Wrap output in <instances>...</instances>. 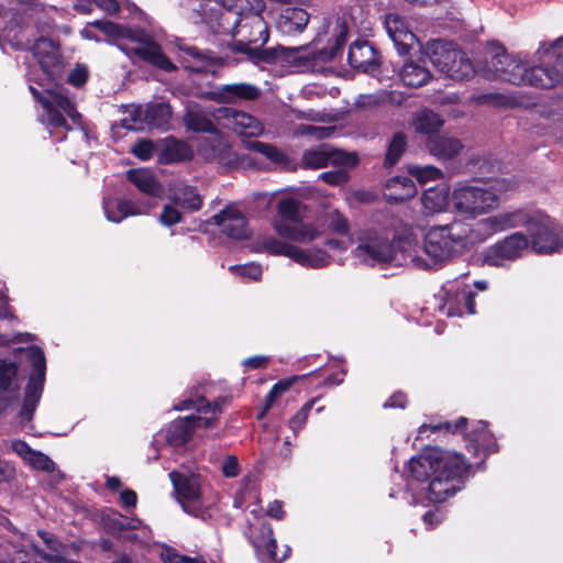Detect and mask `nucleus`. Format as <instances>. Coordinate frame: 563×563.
<instances>
[{
	"label": "nucleus",
	"mask_w": 563,
	"mask_h": 563,
	"mask_svg": "<svg viewBox=\"0 0 563 563\" xmlns=\"http://www.w3.org/2000/svg\"><path fill=\"white\" fill-rule=\"evenodd\" d=\"M268 364V357L264 355H255L245 358L242 365L250 369L264 368Z\"/></svg>",
	"instance_id": "62"
},
{
	"label": "nucleus",
	"mask_w": 563,
	"mask_h": 563,
	"mask_svg": "<svg viewBox=\"0 0 563 563\" xmlns=\"http://www.w3.org/2000/svg\"><path fill=\"white\" fill-rule=\"evenodd\" d=\"M144 123H146V108L135 104L126 108L125 117L122 119L123 128L139 131L144 129Z\"/></svg>",
	"instance_id": "45"
},
{
	"label": "nucleus",
	"mask_w": 563,
	"mask_h": 563,
	"mask_svg": "<svg viewBox=\"0 0 563 563\" xmlns=\"http://www.w3.org/2000/svg\"><path fill=\"white\" fill-rule=\"evenodd\" d=\"M510 214H495L474 224L455 220L444 225L431 227L423 240L422 253L419 254L417 240L409 255V263L418 268L440 266L460 255L464 250L485 241L490 235L505 231L511 223Z\"/></svg>",
	"instance_id": "3"
},
{
	"label": "nucleus",
	"mask_w": 563,
	"mask_h": 563,
	"mask_svg": "<svg viewBox=\"0 0 563 563\" xmlns=\"http://www.w3.org/2000/svg\"><path fill=\"white\" fill-rule=\"evenodd\" d=\"M170 107L166 103H156L146 107V124L153 128H162L169 122Z\"/></svg>",
	"instance_id": "44"
},
{
	"label": "nucleus",
	"mask_w": 563,
	"mask_h": 563,
	"mask_svg": "<svg viewBox=\"0 0 563 563\" xmlns=\"http://www.w3.org/2000/svg\"><path fill=\"white\" fill-rule=\"evenodd\" d=\"M252 518H247L249 527L245 531L250 542L262 562L280 563L285 561L290 553V548L285 547L284 553L279 556L276 552V539L272 526L261 517L256 510L251 511Z\"/></svg>",
	"instance_id": "13"
},
{
	"label": "nucleus",
	"mask_w": 563,
	"mask_h": 563,
	"mask_svg": "<svg viewBox=\"0 0 563 563\" xmlns=\"http://www.w3.org/2000/svg\"><path fill=\"white\" fill-rule=\"evenodd\" d=\"M260 89L246 82L229 84L218 87L210 92V99L217 102L234 103L240 100H255L260 97Z\"/></svg>",
	"instance_id": "27"
},
{
	"label": "nucleus",
	"mask_w": 563,
	"mask_h": 563,
	"mask_svg": "<svg viewBox=\"0 0 563 563\" xmlns=\"http://www.w3.org/2000/svg\"><path fill=\"white\" fill-rule=\"evenodd\" d=\"M515 103L511 96L499 92L477 93L468 97L467 104L474 107L507 108Z\"/></svg>",
	"instance_id": "41"
},
{
	"label": "nucleus",
	"mask_w": 563,
	"mask_h": 563,
	"mask_svg": "<svg viewBox=\"0 0 563 563\" xmlns=\"http://www.w3.org/2000/svg\"><path fill=\"white\" fill-rule=\"evenodd\" d=\"M466 437L475 454L479 455L481 452L488 453L495 451V441L487 431V426L484 421H477L472 432L467 433Z\"/></svg>",
	"instance_id": "35"
},
{
	"label": "nucleus",
	"mask_w": 563,
	"mask_h": 563,
	"mask_svg": "<svg viewBox=\"0 0 563 563\" xmlns=\"http://www.w3.org/2000/svg\"><path fill=\"white\" fill-rule=\"evenodd\" d=\"M421 201L427 213L442 212L449 202V190L445 186L429 188L424 191Z\"/></svg>",
	"instance_id": "37"
},
{
	"label": "nucleus",
	"mask_w": 563,
	"mask_h": 563,
	"mask_svg": "<svg viewBox=\"0 0 563 563\" xmlns=\"http://www.w3.org/2000/svg\"><path fill=\"white\" fill-rule=\"evenodd\" d=\"M114 522L119 529H137L142 526V521L139 518L126 519L121 515H115Z\"/></svg>",
	"instance_id": "63"
},
{
	"label": "nucleus",
	"mask_w": 563,
	"mask_h": 563,
	"mask_svg": "<svg viewBox=\"0 0 563 563\" xmlns=\"http://www.w3.org/2000/svg\"><path fill=\"white\" fill-rule=\"evenodd\" d=\"M408 173L415 177L420 184H426L429 180H435L442 176L441 172L433 166H409Z\"/></svg>",
	"instance_id": "51"
},
{
	"label": "nucleus",
	"mask_w": 563,
	"mask_h": 563,
	"mask_svg": "<svg viewBox=\"0 0 563 563\" xmlns=\"http://www.w3.org/2000/svg\"><path fill=\"white\" fill-rule=\"evenodd\" d=\"M329 26H332L333 44H331L328 48L321 49L317 54H313L311 56L312 60H331L336 56L338 51L344 45L346 41L347 27L340 19H335V21Z\"/></svg>",
	"instance_id": "34"
},
{
	"label": "nucleus",
	"mask_w": 563,
	"mask_h": 563,
	"mask_svg": "<svg viewBox=\"0 0 563 563\" xmlns=\"http://www.w3.org/2000/svg\"><path fill=\"white\" fill-rule=\"evenodd\" d=\"M471 464L460 453L432 448L411 457L405 468V498L410 505L443 503L462 489Z\"/></svg>",
	"instance_id": "1"
},
{
	"label": "nucleus",
	"mask_w": 563,
	"mask_h": 563,
	"mask_svg": "<svg viewBox=\"0 0 563 563\" xmlns=\"http://www.w3.org/2000/svg\"><path fill=\"white\" fill-rule=\"evenodd\" d=\"M157 157L163 164H174L192 157V151L187 143L174 137L157 142Z\"/></svg>",
	"instance_id": "28"
},
{
	"label": "nucleus",
	"mask_w": 563,
	"mask_h": 563,
	"mask_svg": "<svg viewBox=\"0 0 563 563\" xmlns=\"http://www.w3.org/2000/svg\"><path fill=\"white\" fill-rule=\"evenodd\" d=\"M214 120L241 136L257 137L264 132L262 122L255 117L233 108H219Z\"/></svg>",
	"instance_id": "17"
},
{
	"label": "nucleus",
	"mask_w": 563,
	"mask_h": 563,
	"mask_svg": "<svg viewBox=\"0 0 563 563\" xmlns=\"http://www.w3.org/2000/svg\"><path fill=\"white\" fill-rule=\"evenodd\" d=\"M216 112L217 109L209 111L197 106L189 107L184 115V122L188 130L208 134L217 129L212 121Z\"/></svg>",
	"instance_id": "32"
},
{
	"label": "nucleus",
	"mask_w": 563,
	"mask_h": 563,
	"mask_svg": "<svg viewBox=\"0 0 563 563\" xmlns=\"http://www.w3.org/2000/svg\"><path fill=\"white\" fill-rule=\"evenodd\" d=\"M292 243L284 242L272 235L260 236L253 251L257 253H268L274 256H286L289 258Z\"/></svg>",
	"instance_id": "38"
},
{
	"label": "nucleus",
	"mask_w": 563,
	"mask_h": 563,
	"mask_svg": "<svg viewBox=\"0 0 563 563\" xmlns=\"http://www.w3.org/2000/svg\"><path fill=\"white\" fill-rule=\"evenodd\" d=\"M438 296L443 301L440 310L448 317H463L475 313V292L471 286L461 280L446 282Z\"/></svg>",
	"instance_id": "14"
},
{
	"label": "nucleus",
	"mask_w": 563,
	"mask_h": 563,
	"mask_svg": "<svg viewBox=\"0 0 563 563\" xmlns=\"http://www.w3.org/2000/svg\"><path fill=\"white\" fill-rule=\"evenodd\" d=\"M394 92L380 90L373 93L360 95L356 99V106L362 108L376 107L386 102H396Z\"/></svg>",
	"instance_id": "48"
},
{
	"label": "nucleus",
	"mask_w": 563,
	"mask_h": 563,
	"mask_svg": "<svg viewBox=\"0 0 563 563\" xmlns=\"http://www.w3.org/2000/svg\"><path fill=\"white\" fill-rule=\"evenodd\" d=\"M22 356L32 367L29 374L23 405L18 413L19 424L24 429L31 422L42 397L46 374V360L44 352L37 346L27 347L22 352Z\"/></svg>",
	"instance_id": "11"
},
{
	"label": "nucleus",
	"mask_w": 563,
	"mask_h": 563,
	"mask_svg": "<svg viewBox=\"0 0 563 563\" xmlns=\"http://www.w3.org/2000/svg\"><path fill=\"white\" fill-rule=\"evenodd\" d=\"M30 91L43 107L42 122L51 134L57 129L69 130L68 120L74 124L78 123L79 113L64 87L56 86L52 89L40 91L30 86Z\"/></svg>",
	"instance_id": "9"
},
{
	"label": "nucleus",
	"mask_w": 563,
	"mask_h": 563,
	"mask_svg": "<svg viewBox=\"0 0 563 563\" xmlns=\"http://www.w3.org/2000/svg\"><path fill=\"white\" fill-rule=\"evenodd\" d=\"M296 379H297L296 376L290 377V378H286V379H282V380L277 382L272 387V389L269 390V393L266 396L264 410H263L261 417L266 413V411L272 407L274 401L279 396H282L284 393H286L291 387V385L296 382Z\"/></svg>",
	"instance_id": "50"
},
{
	"label": "nucleus",
	"mask_w": 563,
	"mask_h": 563,
	"mask_svg": "<svg viewBox=\"0 0 563 563\" xmlns=\"http://www.w3.org/2000/svg\"><path fill=\"white\" fill-rule=\"evenodd\" d=\"M289 258L298 265L311 269L328 267L332 262V255L320 246L303 247L296 244L291 246Z\"/></svg>",
	"instance_id": "26"
},
{
	"label": "nucleus",
	"mask_w": 563,
	"mask_h": 563,
	"mask_svg": "<svg viewBox=\"0 0 563 563\" xmlns=\"http://www.w3.org/2000/svg\"><path fill=\"white\" fill-rule=\"evenodd\" d=\"M32 52L49 80L55 81L60 78L64 60L58 44L51 38L40 37L34 43Z\"/></svg>",
	"instance_id": "19"
},
{
	"label": "nucleus",
	"mask_w": 563,
	"mask_h": 563,
	"mask_svg": "<svg viewBox=\"0 0 563 563\" xmlns=\"http://www.w3.org/2000/svg\"><path fill=\"white\" fill-rule=\"evenodd\" d=\"M132 153L142 161L150 159L154 154L157 155V142L141 141L132 147Z\"/></svg>",
	"instance_id": "55"
},
{
	"label": "nucleus",
	"mask_w": 563,
	"mask_h": 563,
	"mask_svg": "<svg viewBox=\"0 0 563 563\" xmlns=\"http://www.w3.org/2000/svg\"><path fill=\"white\" fill-rule=\"evenodd\" d=\"M355 247L351 254L357 262L368 266H384L391 263H409L413 245V234L389 236L383 229L368 227L354 232Z\"/></svg>",
	"instance_id": "4"
},
{
	"label": "nucleus",
	"mask_w": 563,
	"mask_h": 563,
	"mask_svg": "<svg viewBox=\"0 0 563 563\" xmlns=\"http://www.w3.org/2000/svg\"><path fill=\"white\" fill-rule=\"evenodd\" d=\"M163 563H190L192 556L180 554L172 547H164L161 551Z\"/></svg>",
	"instance_id": "56"
},
{
	"label": "nucleus",
	"mask_w": 563,
	"mask_h": 563,
	"mask_svg": "<svg viewBox=\"0 0 563 563\" xmlns=\"http://www.w3.org/2000/svg\"><path fill=\"white\" fill-rule=\"evenodd\" d=\"M347 240L344 239H338V238H330L324 241V245L328 246L331 251L336 253H344L349 250L351 244H355V242H352L351 240H354V233H349Z\"/></svg>",
	"instance_id": "58"
},
{
	"label": "nucleus",
	"mask_w": 563,
	"mask_h": 563,
	"mask_svg": "<svg viewBox=\"0 0 563 563\" xmlns=\"http://www.w3.org/2000/svg\"><path fill=\"white\" fill-rule=\"evenodd\" d=\"M430 152L443 159L452 158L462 148L461 142L455 137L438 136L429 140Z\"/></svg>",
	"instance_id": "40"
},
{
	"label": "nucleus",
	"mask_w": 563,
	"mask_h": 563,
	"mask_svg": "<svg viewBox=\"0 0 563 563\" xmlns=\"http://www.w3.org/2000/svg\"><path fill=\"white\" fill-rule=\"evenodd\" d=\"M178 501L183 509L194 516H198L202 507V490L200 477L196 474L169 473Z\"/></svg>",
	"instance_id": "16"
},
{
	"label": "nucleus",
	"mask_w": 563,
	"mask_h": 563,
	"mask_svg": "<svg viewBox=\"0 0 563 563\" xmlns=\"http://www.w3.org/2000/svg\"><path fill=\"white\" fill-rule=\"evenodd\" d=\"M406 148V139L401 133L396 134L387 150L386 164L393 166L402 155Z\"/></svg>",
	"instance_id": "52"
},
{
	"label": "nucleus",
	"mask_w": 563,
	"mask_h": 563,
	"mask_svg": "<svg viewBox=\"0 0 563 563\" xmlns=\"http://www.w3.org/2000/svg\"><path fill=\"white\" fill-rule=\"evenodd\" d=\"M320 178L329 185H340L346 181L347 176L343 170H334L322 173Z\"/></svg>",
	"instance_id": "61"
},
{
	"label": "nucleus",
	"mask_w": 563,
	"mask_h": 563,
	"mask_svg": "<svg viewBox=\"0 0 563 563\" xmlns=\"http://www.w3.org/2000/svg\"><path fill=\"white\" fill-rule=\"evenodd\" d=\"M11 449L31 467L52 474L56 481L62 479L63 474L48 455L41 451L32 450L24 441L21 440L12 441Z\"/></svg>",
	"instance_id": "25"
},
{
	"label": "nucleus",
	"mask_w": 563,
	"mask_h": 563,
	"mask_svg": "<svg viewBox=\"0 0 563 563\" xmlns=\"http://www.w3.org/2000/svg\"><path fill=\"white\" fill-rule=\"evenodd\" d=\"M399 77L406 86L409 87H421L431 79L430 70L416 62H407L400 73Z\"/></svg>",
	"instance_id": "36"
},
{
	"label": "nucleus",
	"mask_w": 563,
	"mask_h": 563,
	"mask_svg": "<svg viewBox=\"0 0 563 563\" xmlns=\"http://www.w3.org/2000/svg\"><path fill=\"white\" fill-rule=\"evenodd\" d=\"M249 150L257 152L268 158L271 162L276 164H286L287 157L286 155L276 146L260 142V141H251L246 144Z\"/></svg>",
	"instance_id": "46"
},
{
	"label": "nucleus",
	"mask_w": 563,
	"mask_h": 563,
	"mask_svg": "<svg viewBox=\"0 0 563 563\" xmlns=\"http://www.w3.org/2000/svg\"><path fill=\"white\" fill-rule=\"evenodd\" d=\"M349 64L363 73H373L376 69V52L366 41H356L347 54Z\"/></svg>",
	"instance_id": "29"
},
{
	"label": "nucleus",
	"mask_w": 563,
	"mask_h": 563,
	"mask_svg": "<svg viewBox=\"0 0 563 563\" xmlns=\"http://www.w3.org/2000/svg\"><path fill=\"white\" fill-rule=\"evenodd\" d=\"M212 221L223 234L231 239L243 240L249 236L250 230L246 219L242 211L233 206H229L214 214Z\"/></svg>",
	"instance_id": "24"
},
{
	"label": "nucleus",
	"mask_w": 563,
	"mask_h": 563,
	"mask_svg": "<svg viewBox=\"0 0 563 563\" xmlns=\"http://www.w3.org/2000/svg\"><path fill=\"white\" fill-rule=\"evenodd\" d=\"M21 376L18 365L13 361H0V415L4 412L14 400L18 399Z\"/></svg>",
	"instance_id": "22"
},
{
	"label": "nucleus",
	"mask_w": 563,
	"mask_h": 563,
	"mask_svg": "<svg viewBox=\"0 0 563 563\" xmlns=\"http://www.w3.org/2000/svg\"><path fill=\"white\" fill-rule=\"evenodd\" d=\"M499 214H510L511 223L505 230L523 225L530 235L529 243L537 253H552L563 247V228L540 211L514 210Z\"/></svg>",
	"instance_id": "8"
},
{
	"label": "nucleus",
	"mask_w": 563,
	"mask_h": 563,
	"mask_svg": "<svg viewBox=\"0 0 563 563\" xmlns=\"http://www.w3.org/2000/svg\"><path fill=\"white\" fill-rule=\"evenodd\" d=\"M229 271L232 275L240 277L241 279H247L252 282H258L263 275V267L258 263H247L243 265H231Z\"/></svg>",
	"instance_id": "49"
},
{
	"label": "nucleus",
	"mask_w": 563,
	"mask_h": 563,
	"mask_svg": "<svg viewBox=\"0 0 563 563\" xmlns=\"http://www.w3.org/2000/svg\"><path fill=\"white\" fill-rule=\"evenodd\" d=\"M309 22L308 13L300 8H286L277 21L278 29L285 34L301 32Z\"/></svg>",
	"instance_id": "33"
},
{
	"label": "nucleus",
	"mask_w": 563,
	"mask_h": 563,
	"mask_svg": "<svg viewBox=\"0 0 563 563\" xmlns=\"http://www.w3.org/2000/svg\"><path fill=\"white\" fill-rule=\"evenodd\" d=\"M384 25L400 55H406L415 46L420 45L408 22L401 15L397 13L386 14Z\"/></svg>",
	"instance_id": "21"
},
{
	"label": "nucleus",
	"mask_w": 563,
	"mask_h": 563,
	"mask_svg": "<svg viewBox=\"0 0 563 563\" xmlns=\"http://www.w3.org/2000/svg\"><path fill=\"white\" fill-rule=\"evenodd\" d=\"M198 153L205 159L218 161L223 165H233L236 163L235 154L232 152L229 142L217 129L200 139Z\"/></svg>",
	"instance_id": "20"
},
{
	"label": "nucleus",
	"mask_w": 563,
	"mask_h": 563,
	"mask_svg": "<svg viewBox=\"0 0 563 563\" xmlns=\"http://www.w3.org/2000/svg\"><path fill=\"white\" fill-rule=\"evenodd\" d=\"M333 131L334 129L331 126H316L310 124H302L299 128L301 134L311 135L318 140L329 137Z\"/></svg>",
	"instance_id": "57"
},
{
	"label": "nucleus",
	"mask_w": 563,
	"mask_h": 563,
	"mask_svg": "<svg viewBox=\"0 0 563 563\" xmlns=\"http://www.w3.org/2000/svg\"><path fill=\"white\" fill-rule=\"evenodd\" d=\"M357 164L354 153H346L329 144H321L316 148L307 150L302 155V165L307 168H324L330 165L353 167Z\"/></svg>",
	"instance_id": "18"
},
{
	"label": "nucleus",
	"mask_w": 563,
	"mask_h": 563,
	"mask_svg": "<svg viewBox=\"0 0 563 563\" xmlns=\"http://www.w3.org/2000/svg\"><path fill=\"white\" fill-rule=\"evenodd\" d=\"M322 224L332 233L338 235H349L350 221L335 208H328L321 216Z\"/></svg>",
	"instance_id": "43"
},
{
	"label": "nucleus",
	"mask_w": 563,
	"mask_h": 563,
	"mask_svg": "<svg viewBox=\"0 0 563 563\" xmlns=\"http://www.w3.org/2000/svg\"><path fill=\"white\" fill-rule=\"evenodd\" d=\"M317 401V398H313L306 402L301 409L289 420V428L294 433H297L299 430L303 428L307 422L309 411L311 410L313 404Z\"/></svg>",
	"instance_id": "54"
},
{
	"label": "nucleus",
	"mask_w": 563,
	"mask_h": 563,
	"mask_svg": "<svg viewBox=\"0 0 563 563\" xmlns=\"http://www.w3.org/2000/svg\"><path fill=\"white\" fill-rule=\"evenodd\" d=\"M155 207L154 202L140 201L133 202L132 200L104 198L103 210L108 221L119 223L130 216L147 214L152 208Z\"/></svg>",
	"instance_id": "23"
},
{
	"label": "nucleus",
	"mask_w": 563,
	"mask_h": 563,
	"mask_svg": "<svg viewBox=\"0 0 563 563\" xmlns=\"http://www.w3.org/2000/svg\"><path fill=\"white\" fill-rule=\"evenodd\" d=\"M278 218L273 221L276 233L296 243H310L321 235L313 223H305L302 219L306 206L295 198H284L277 205Z\"/></svg>",
	"instance_id": "10"
},
{
	"label": "nucleus",
	"mask_w": 563,
	"mask_h": 563,
	"mask_svg": "<svg viewBox=\"0 0 563 563\" xmlns=\"http://www.w3.org/2000/svg\"><path fill=\"white\" fill-rule=\"evenodd\" d=\"M222 473L225 477H236L239 475L240 466L235 456H225L222 463Z\"/></svg>",
	"instance_id": "60"
},
{
	"label": "nucleus",
	"mask_w": 563,
	"mask_h": 563,
	"mask_svg": "<svg viewBox=\"0 0 563 563\" xmlns=\"http://www.w3.org/2000/svg\"><path fill=\"white\" fill-rule=\"evenodd\" d=\"M128 179L144 195L152 198H162L164 187L155 175L146 168L131 169Z\"/></svg>",
	"instance_id": "30"
},
{
	"label": "nucleus",
	"mask_w": 563,
	"mask_h": 563,
	"mask_svg": "<svg viewBox=\"0 0 563 563\" xmlns=\"http://www.w3.org/2000/svg\"><path fill=\"white\" fill-rule=\"evenodd\" d=\"M516 184L507 178H499L483 185L459 184L452 192L454 209L472 218L496 209L501 199Z\"/></svg>",
	"instance_id": "6"
},
{
	"label": "nucleus",
	"mask_w": 563,
	"mask_h": 563,
	"mask_svg": "<svg viewBox=\"0 0 563 563\" xmlns=\"http://www.w3.org/2000/svg\"><path fill=\"white\" fill-rule=\"evenodd\" d=\"M466 423H467V420L463 417L459 418L456 421L454 422H451V421H444V422H440V423H430V424H422L419 427V430H418V438H422L424 435V433H427L428 431H432V432H435V431H445V432H449V433H456V432H460V431H463L466 427Z\"/></svg>",
	"instance_id": "47"
},
{
	"label": "nucleus",
	"mask_w": 563,
	"mask_h": 563,
	"mask_svg": "<svg viewBox=\"0 0 563 563\" xmlns=\"http://www.w3.org/2000/svg\"><path fill=\"white\" fill-rule=\"evenodd\" d=\"M433 66L454 80L470 79L476 73L472 60L455 44L448 41H433L428 48Z\"/></svg>",
	"instance_id": "12"
},
{
	"label": "nucleus",
	"mask_w": 563,
	"mask_h": 563,
	"mask_svg": "<svg viewBox=\"0 0 563 563\" xmlns=\"http://www.w3.org/2000/svg\"><path fill=\"white\" fill-rule=\"evenodd\" d=\"M177 205L166 203L159 214V222L165 227H173L183 220L181 212L176 207Z\"/></svg>",
	"instance_id": "53"
},
{
	"label": "nucleus",
	"mask_w": 563,
	"mask_h": 563,
	"mask_svg": "<svg viewBox=\"0 0 563 563\" xmlns=\"http://www.w3.org/2000/svg\"><path fill=\"white\" fill-rule=\"evenodd\" d=\"M174 409L178 411L195 410L197 415L176 419L164 430L163 433L167 443L173 446H179L189 441L197 428L209 429L213 427L221 412L218 401L211 404L202 397L186 398L175 405Z\"/></svg>",
	"instance_id": "7"
},
{
	"label": "nucleus",
	"mask_w": 563,
	"mask_h": 563,
	"mask_svg": "<svg viewBox=\"0 0 563 563\" xmlns=\"http://www.w3.org/2000/svg\"><path fill=\"white\" fill-rule=\"evenodd\" d=\"M563 36L554 43H541L534 57L538 65L528 67L526 55H511L504 46L492 43L489 59L478 67L477 73L489 80H501L516 86H532L550 89L563 86Z\"/></svg>",
	"instance_id": "2"
},
{
	"label": "nucleus",
	"mask_w": 563,
	"mask_h": 563,
	"mask_svg": "<svg viewBox=\"0 0 563 563\" xmlns=\"http://www.w3.org/2000/svg\"><path fill=\"white\" fill-rule=\"evenodd\" d=\"M88 78V68L85 65H76V67L69 73L67 81L76 87H79L86 82Z\"/></svg>",
	"instance_id": "59"
},
{
	"label": "nucleus",
	"mask_w": 563,
	"mask_h": 563,
	"mask_svg": "<svg viewBox=\"0 0 563 563\" xmlns=\"http://www.w3.org/2000/svg\"><path fill=\"white\" fill-rule=\"evenodd\" d=\"M387 188L390 190L388 198L393 201H404L417 194L413 181L408 177H395L388 180Z\"/></svg>",
	"instance_id": "42"
},
{
	"label": "nucleus",
	"mask_w": 563,
	"mask_h": 563,
	"mask_svg": "<svg viewBox=\"0 0 563 563\" xmlns=\"http://www.w3.org/2000/svg\"><path fill=\"white\" fill-rule=\"evenodd\" d=\"M92 2L109 14L117 13L120 7V0H92Z\"/></svg>",
	"instance_id": "64"
},
{
	"label": "nucleus",
	"mask_w": 563,
	"mask_h": 563,
	"mask_svg": "<svg viewBox=\"0 0 563 563\" xmlns=\"http://www.w3.org/2000/svg\"><path fill=\"white\" fill-rule=\"evenodd\" d=\"M412 125L416 132L431 136L441 129L443 125V120L439 117L438 113L428 109H423L416 114L412 121Z\"/></svg>",
	"instance_id": "39"
},
{
	"label": "nucleus",
	"mask_w": 563,
	"mask_h": 563,
	"mask_svg": "<svg viewBox=\"0 0 563 563\" xmlns=\"http://www.w3.org/2000/svg\"><path fill=\"white\" fill-rule=\"evenodd\" d=\"M529 244V240L523 233H514L489 246L484 252L483 262L488 266L504 267L507 263L519 258Z\"/></svg>",
	"instance_id": "15"
},
{
	"label": "nucleus",
	"mask_w": 563,
	"mask_h": 563,
	"mask_svg": "<svg viewBox=\"0 0 563 563\" xmlns=\"http://www.w3.org/2000/svg\"><path fill=\"white\" fill-rule=\"evenodd\" d=\"M107 36L129 58H139L161 70L173 71L175 64L165 55L162 47L151 40L142 29L126 27L114 22H96Z\"/></svg>",
	"instance_id": "5"
},
{
	"label": "nucleus",
	"mask_w": 563,
	"mask_h": 563,
	"mask_svg": "<svg viewBox=\"0 0 563 563\" xmlns=\"http://www.w3.org/2000/svg\"><path fill=\"white\" fill-rule=\"evenodd\" d=\"M168 199L189 212L199 211L202 199L195 187L176 184L168 189Z\"/></svg>",
	"instance_id": "31"
}]
</instances>
